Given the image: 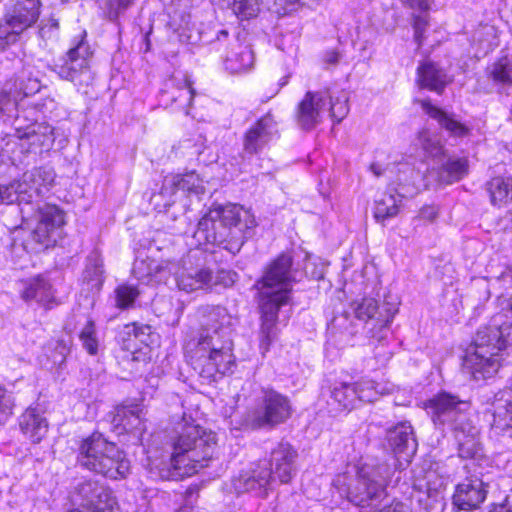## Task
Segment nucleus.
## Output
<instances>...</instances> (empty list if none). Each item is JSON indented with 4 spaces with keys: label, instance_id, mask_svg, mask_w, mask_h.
I'll return each mask as SVG.
<instances>
[{
    "label": "nucleus",
    "instance_id": "obj_1",
    "mask_svg": "<svg viewBox=\"0 0 512 512\" xmlns=\"http://www.w3.org/2000/svg\"><path fill=\"white\" fill-rule=\"evenodd\" d=\"M297 281L290 253H281L263 267L252 289L261 314L260 349L264 355L277 338L278 313L291 301L293 284Z\"/></svg>",
    "mask_w": 512,
    "mask_h": 512
},
{
    "label": "nucleus",
    "instance_id": "obj_2",
    "mask_svg": "<svg viewBox=\"0 0 512 512\" xmlns=\"http://www.w3.org/2000/svg\"><path fill=\"white\" fill-rule=\"evenodd\" d=\"M224 311L220 306L211 305L197 310L201 331L193 356L194 369L211 380H216L217 375L232 373L235 366L231 329L220 323Z\"/></svg>",
    "mask_w": 512,
    "mask_h": 512
},
{
    "label": "nucleus",
    "instance_id": "obj_3",
    "mask_svg": "<svg viewBox=\"0 0 512 512\" xmlns=\"http://www.w3.org/2000/svg\"><path fill=\"white\" fill-rule=\"evenodd\" d=\"M256 226L254 216L240 205L213 204L197 224L193 238L198 245H213L237 254Z\"/></svg>",
    "mask_w": 512,
    "mask_h": 512
},
{
    "label": "nucleus",
    "instance_id": "obj_4",
    "mask_svg": "<svg viewBox=\"0 0 512 512\" xmlns=\"http://www.w3.org/2000/svg\"><path fill=\"white\" fill-rule=\"evenodd\" d=\"M511 346L512 322L506 314L498 313L477 331L464 358V369L476 381L490 379L500 371L502 352Z\"/></svg>",
    "mask_w": 512,
    "mask_h": 512
},
{
    "label": "nucleus",
    "instance_id": "obj_5",
    "mask_svg": "<svg viewBox=\"0 0 512 512\" xmlns=\"http://www.w3.org/2000/svg\"><path fill=\"white\" fill-rule=\"evenodd\" d=\"M431 418L435 426L450 428L458 443V455L463 459H476L483 455L480 431L469 417L470 402L442 392L429 400Z\"/></svg>",
    "mask_w": 512,
    "mask_h": 512
},
{
    "label": "nucleus",
    "instance_id": "obj_6",
    "mask_svg": "<svg viewBox=\"0 0 512 512\" xmlns=\"http://www.w3.org/2000/svg\"><path fill=\"white\" fill-rule=\"evenodd\" d=\"M216 446L215 434L199 425L184 424L173 443L171 466L173 477L198 473L212 460Z\"/></svg>",
    "mask_w": 512,
    "mask_h": 512
},
{
    "label": "nucleus",
    "instance_id": "obj_7",
    "mask_svg": "<svg viewBox=\"0 0 512 512\" xmlns=\"http://www.w3.org/2000/svg\"><path fill=\"white\" fill-rule=\"evenodd\" d=\"M208 254L203 249L196 247L190 249L182 257L180 262L164 261L161 264L148 265L147 273H144V261L136 262L133 268L135 275L143 280L145 277H157V274L167 272L175 276L177 286L187 293L205 289L214 283L213 270L207 265Z\"/></svg>",
    "mask_w": 512,
    "mask_h": 512
},
{
    "label": "nucleus",
    "instance_id": "obj_8",
    "mask_svg": "<svg viewBox=\"0 0 512 512\" xmlns=\"http://www.w3.org/2000/svg\"><path fill=\"white\" fill-rule=\"evenodd\" d=\"M77 463L86 470L113 480L124 479L130 473V461L125 453L99 432L81 441Z\"/></svg>",
    "mask_w": 512,
    "mask_h": 512
},
{
    "label": "nucleus",
    "instance_id": "obj_9",
    "mask_svg": "<svg viewBox=\"0 0 512 512\" xmlns=\"http://www.w3.org/2000/svg\"><path fill=\"white\" fill-rule=\"evenodd\" d=\"M64 224V213L57 206L45 204L39 207V219L33 230L27 231L21 226L11 230V252L17 254L22 249L29 254H38L54 247L62 236Z\"/></svg>",
    "mask_w": 512,
    "mask_h": 512
},
{
    "label": "nucleus",
    "instance_id": "obj_10",
    "mask_svg": "<svg viewBox=\"0 0 512 512\" xmlns=\"http://www.w3.org/2000/svg\"><path fill=\"white\" fill-rule=\"evenodd\" d=\"M394 469L387 463L363 464L356 475L339 487V493L349 503L360 508L370 507L386 497L387 486Z\"/></svg>",
    "mask_w": 512,
    "mask_h": 512
},
{
    "label": "nucleus",
    "instance_id": "obj_11",
    "mask_svg": "<svg viewBox=\"0 0 512 512\" xmlns=\"http://www.w3.org/2000/svg\"><path fill=\"white\" fill-rule=\"evenodd\" d=\"M292 414L287 396L276 390L263 388L241 419L244 428L258 430L271 429L284 423Z\"/></svg>",
    "mask_w": 512,
    "mask_h": 512
},
{
    "label": "nucleus",
    "instance_id": "obj_12",
    "mask_svg": "<svg viewBox=\"0 0 512 512\" xmlns=\"http://www.w3.org/2000/svg\"><path fill=\"white\" fill-rule=\"evenodd\" d=\"M350 310L356 319L371 325L367 330L370 344L373 345L376 341L384 345L389 334V325L398 312L397 304L384 302L379 305L374 298L363 297L351 302Z\"/></svg>",
    "mask_w": 512,
    "mask_h": 512
},
{
    "label": "nucleus",
    "instance_id": "obj_13",
    "mask_svg": "<svg viewBox=\"0 0 512 512\" xmlns=\"http://www.w3.org/2000/svg\"><path fill=\"white\" fill-rule=\"evenodd\" d=\"M85 34L71 47L65 55L59 57L52 66L61 79L77 85H87L92 80L89 58L92 55L90 46L85 40Z\"/></svg>",
    "mask_w": 512,
    "mask_h": 512
},
{
    "label": "nucleus",
    "instance_id": "obj_14",
    "mask_svg": "<svg viewBox=\"0 0 512 512\" xmlns=\"http://www.w3.org/2000/svg\"><path fill=\"white\" fill-rule=\"evenodd\" d=\"M398 171L404 176L412 175L413 169L408 164H400ZM389 185V192L383 193L375 200L374 218L377 222L383 223L386 219L392 218L398 214L399 204L402 198L408 193L407 187L410 182L407 177L399 176L397 178V187Z\"/></svg>",
    "mask_w": 512,
    "mask_h": 512
},
{
    "label": "nucleus",
    "instance_id": "obj_15",
    "mask_svg": "<svg viewBox=\"0 0 512 512\" xmlns=\"http://www.w3.org/2000/svg\"><path fill=\"white\" fill-rule=\"evenodd\" d=\"M383 393V388L377 382L362 380L357 383L336 384L332 390V397L344 409H352L357 401L373 402Z\"/></svg>",
    "mask_w": 512,
    "mask_h": 512
},
{
    "label": "nucleus",
    "instance_id": "obj_16",
    "mask_svg": "<svg viewBox=\"0 0 512 512\" xmlns=\"http://www.w3.org/2000/svg\"><path fill=\"white\" fill-rule=\"evenodd\" d=\"M489 484L482 478L471 475L455 487L452 496L453 505L461 511H474L480 508L488 495Z\"/></svg>",
    "mask_w": 512,
    "mask_h": 512
},
{
    "label": "nucleus",
    "instance_id": "obj_17",
    "mask_svg": "<svg viewBox=\"0 0 512 512\" xmlns=\"http://www.w3.org/2000/svg\"><path fill=\"white\" fill-rule=\"evenodd\" d=\"M40 8V0H10L2 21L21 35L38 21Z\"/></svg>",
    "mask_w": 512,
    "mask_h": 512
},
{
    "label": "nucleus",
    "instance_id": "obj_18",
    "mask_svg": "<svg viewBox=\"0 0 512 512\" xmlns=\"http://www.w3.org/2000/svg\"><path fill=\"white\" fill-rule=\"evenodd\" d=\"M297 457L298 452L290 443L284 441L277 443L270 452L268 465L273 481L277 479L282 484L289 483L297 473Z\"/></svg>",
    "mask_w": 512,
    "mask_h": 512
},
{
    "label": "nucleus",
    "instance_id": "obj_19",
    "mask_svg": "<svg viewBox=\"0 0 512 512\" xmlns=\"http://www.w3.org/2000/svg\"><path fill=\"white\" fill-rule=\"evenodd\" d=\"M493 406L491 433L495 437L512 438V388H505L488 398Z\"/></svg>",
    "mask_w": 512,
    "mask_h": 512
},
{
    "label": "nucleus",
    "instance_id": "obj_20",
    "mask_svg": "<svg viewBox=\"0 0 512 512\" xmlns=\"http://www.w3.org/2000/svg\"><path fill=\"white\" fill-rule=\"evenodd\" d=\"M20 121H17L16 138L23 142L21 145L26 146L27 151L36 153L37 148H40V152L51 149L55 141L53 127L38 122L32 123L30 127H23Z\"/></svg>",
    "mask_w": 512,
    "mask_h": 512
},
{
    "label": "nucleus",
    "instance_id": "obj_21",
    "mask_svg": "<svg viewBox=\"0 0 512 512\" xmlns=\"http://www.w3.org/2000/svg\"><path fill=\"white\" fill-rule=\"evenodd\" d=\"M276 132V122L273 116L266 114L261 117L244 135V154L252 156L260 153Z\"/></svg>",
    "mask_w": 512,
    "mask_h": 512
},
{
    "label": "nucleus",
    "instance_id": "obj_22",
    "mask_svg": "<svg viewBox=\"0 0 512 512\" xmlns=\"http://www.w3.org/2000/svg\"><path fill=\"white\" fill-rule=\"evenodd\" d=\"M325 104V97L322 92H306L295 111V120L298 127L305 131L314 129L321 122V111Z\"/></svg>",
    "mask_w": 512,
    "mask_h": 512
},
{
    "label": "nucleus",
    "instance_id": "obj_23",
    "mask_svg": "<svg viewBox=\"0 0 512 512\" xmlns=\"http://www.w3.org/2000/svg\"><path fill=\"white\" fill-rule=\"evenodd\" d=\"M386 438L389 447L397 457L408 460L417 450L414 429L408 421H401L387 429Z\"/></svg>",
    "mask_w": 512,
    "mask_h": 512
},
{
    "label": "nucleus",
    "instance_id": "obj_24",
    "mask_svg": "<svg viewBox=\"0 0 512 512\" xmlns=\"http://www.w3.org/2000/svg\"><path fill=\"white\" fill-rule=\"evenodd\" d=\"M273 482L271 471L267 463H257L253 468L243 471L233 480V487L237 493H262Z\"/></svg>",
    "mask_w": 512,
    "mask_h": 512
},
{
    "label": "nucleus",
    "instance_id": "obj_25",
    "mask_svg": "<svg viewBox=\"0 0 512 512\" xmlns=\"http://www.w3.org/2000/svg\"><path fill=\"white\" fill-rule=\"evenodd\" d=\"M22 433L34 444H38L48 432V421L37 407H29L19 417Z\"/></svg>",
    "mask_w": 512,
    "mask_h": 512
},
{
    "label": "nucleus",
    "instance_id": "obj_26",
    "mask_svg": "<svg viewBox=\"0 0 512 512\" xmlns=\"http://www.w3.org/2000/svg\"><path fill=\"white\" fill-rule=\"evenodd\" d=\"M223 63L225 69L231 74L246 72L254 64V53L248 45L235 40L223 56Z\"/></svg>",
    "mask_w": 512,
    "mask_h": 512
},
{
    "label": "nucleus",
    "instance_id": "obj_27",
    "mask_svg": "<svg viewBox=\"0 0 512 512\" xmlns=\"http://www.w3.org/2000/svg\"><path fill=\"white\" fill-rule=\"evenodd\" d=\"M39 89L40 83L37 79H30L29 85L26 87H23L22 83H20L19 88L16 83L7 82L0 89V115L12 112L13 109L17 108L19 100L34 94Z\"/></svg>",
    "mask_w": 512,
    "mask_h": 512
},
{
    "label": "nucleus",
    "instance_id": "obj_28",
    "mask_svg": "<svg viewBox=\"0 0 512 512\" xmlns=\"http://www.w3.org/2000/svg\"><path fill=\"white\" fill-rule=\"evenodd\" d=\"M449 82L447 73L431 61L423 62L417 68V83L421 88L441 94Z\"/></svg>",
    "mask_w": 512,
    "mask_h": 512
},
{
    "label": "nucleus",
    "instance_id": "obj_29",
    "mask_svg": "<svg viewBox=\"0 0 512 512\" xmlns=\"http://www.w3.org/2000/svg\"><path fill=\"white\" fill-rule=\"evenodd\" d=\"M423 110L431 118L437 120L439 125L447 130L451 136L465 137L470 134V128L454 119L451 114L431 104L429 100H420Z\"/></svg>",
    "mask_w": 512,
    "mask_h": 512
},
{
    "label": "nucleus",
    "instance_id": "obj_30",
    "mask_svg": "<svg viewBox=\"0 0 512 512\" xmlns=\"http://www.w3.org/2000/svg\"><path fill=\"white\" fill-rule=\"evenodd\" d=\"M141 414L142 409L139 405L119 406L115 409L112 423L116 428L121 427L128 433L142 432L144 425Z\"/></svg>",
    "mask_w": 512,
    "mask_h": 512
},
{
    "label": "nucleus",
    "instance_id": "obj_31",
    "mask_svg": "<svg viewBox=\"0 0 512 512\" xmlns=\"http://www.w3.org/2000/svg\"><path fill=\"white\" fill-rule=\"evenodd\" d=\"M438 179L441 183L451 184L459 181L468 173L466 158H450L446 154L438 161Z\"/></svg>",
    "mask_w": 512,
    "mask_h": 512
},
{
    "label": "nucleus",
    "instance_id": "obj_32",
    "mask_svg": "<svg viewBox=\"0 0 512 512\" xmlns=\"http://www.w3.org/2000/svg\"><path fill=\"white\" fill-rule=\"evenodd\" d=\"M486 190L493 206H502L512 201V176H497L486 183Z\"/></svg>",
    "mask_w": 512,
    "mask_h": 512
},
{
    "label": "nucleus",
    "instance_id": "obj_33",
    "mask_svg": "<svg viewBox=\"0 0 512 512\" xmlns=\"http://www.w3.org/2000/svg\"><path fill=\"white\" fill-rule=\"evenodd\" d=\"M25 301L35 300L39 303L50 302L53 298L52 285L42 276L30 279L21 293Z\"/></svg>",
    "mask_w": 512,
    "mask_h": 512
},
{
    "label": "nucleus",
    "instance_id": "obj_34",
    "mask_svg": "<svg viewBox=\"0 0 512 512\" xmlns=\"http://www.w3.org/2000/svg\"><path fill=\"white\" fill-rule=\"evenodd\" d=\"M54 179L55 172L50 167H35L24 173V181L29 184V189H32L36 196L43 193V188L48 190Z\"/></svg>",
    "mask_w": 512,
    "mask_h": 512
},
{
    "label": "nucleus",
    "instance_id": "obj_35",
    "mask_svg": "<svg viewBox=\"0 0 512 512\" xmlns=\"http://www.w3.org/2000/svg\"><path fill=\"white\" fill-rule=\"evenodd\" d=\"M83 279L92 289L100 290L104 282V265L101 254L93 250L87 257Z\"/></svg>",
    "mask_w": 512,
    "mask_h": 512
},
{
    "label": "nucleus",
    "instance_id": "obj_36",
    "mask_svg": "<svg viewBox=\"0 0 512 512\" xmlns=\"http://www.w3.org/2000/svg\"><path fill=\"white\" fill-rule=\"evenodd\" d=\"M167 184L170 185L172 192L181 190L188 194L200 195L204 193V186L202 185V180L199 175L194 171L187 172L185 174H178L173 176L171 181H165L163 185V190H167Z\"/></svg>",
    "mask_w": 512,
    "mask_h": 512
},
{
    "label": "nucleus",
    "instance_id": "obj_37",
    "mask_svg": "<svg viewBox=\"0 0 512 512\" xmlns=\"http://www.w3.org/2000/svg\"><path fill=\"white\" fill-rule=\"evenodd\" d=\"M418 142L427 156L438 161L446 154L444 146L441 143L440 137L428 130H423L418 135Z\"/></svg>",
    "mask_w": 512,
    "mask_h": 512
},
{
    "label": "nucleus",
    "instance_id": "obj_38",
    "mask_svg": "<svg viewBox=\"0 0 512 512\" xmlns=\"http://www.w3.org/2000/svg\"><path fill=\"white\" fill-rule=\"evenodd\" d=\"M115 306L121 310L132 308L140 295L137 287L128 284L119 285L115 291Z\"/></svg>",
    "mask_w": 512,
    "mask_h": 512
},
{
    "label": "nucleus",
    "instance_id": "obj_39",
    "mask_svg": "<svg viewBox=\"0 0 512 512\" xmlns=\"http://www.w3.org/2000/svg\"><path fill=\"white\" fill-rule=\"evenodd\" d=\"M330 115L340 123L349 112L348 94L345 91H339L336 95L330 94Z\"/></svg>",
    "mask_w": 512,
    "mask_h": 512
},
{
    "label": "nucleus",
    "instance_id": "obj_40",
    "mask_svg": "<svg viewBox=\"0 0 512 512\" xmlns=\"http://www.w3.org/2000/svg\"><path fill=\"white\" fill-rule=\"evenodd\" d=\"M52 345L53 351L49 357L56 367L62 368L67 356L70 354L72 338L70 336L59 338Z\"/></svg>",
    "mask_w": 512,
    "mask_h": 512
},
{
    "label": "nucleus",
    "instance_id": "obj_41",
    "mask_svg": "<svg viewBox=\"0 0 512 512\" xmlns=\"http://www.w3.org/2000/svg\"><path fill=\"white\" fill-rule=\"evenodd\" d=\"M15 397L12 391L0 385V426L5 425L14 413Z\"/></svg>",
    "mask_w": 512,
    "mask_h": 512
},
{
    "label": "nucleus",
    "instance_id": "obj_42",
    "mask_svg": "<svg viewBox=\"0 0 512 512\" xmlns=\"http://www.w3.org/2000/svg\"><path fill=\"white\" fill-rule=\"evenodd\" d=\"M134 3L135 0H105L104 13L109 21L117 22Z\"/></svg>",
    "mask_w": 512,
    "mask_h": 512
},
{
    "label": "nucleus",
    "instance_id": "obj_43",
    "mask_svg": "<svg viewBox=\"0 0 512 512\" xmlns=\"http://www.w3.org/2000/svg\"><path fill=\"white\" fill-rule=\"evenodd\" d=\"M79 337L87 352L95 355L98 351V340L96 337V327L92 320L87 321Z\"/></svg>",
    "mask_w": 512,
    "mask_h": 512
},
{
    "label": "nucleus",
    "instance_id": "obj_44",
    "mask_svg": "<svg viewBox=\"0 0 512 512\" xmlns=\"http://www.w3.org/2000/svg\"><path fill=\"white\" fill-rule=\"evenodd\" d=\"M233 11L244 19L257 16L260 11V0H233Z\"/></svg>",
    "mask_w": 512,
    "mask_h": 512
},
{
    "label": "nucleus",
    "instance_id": "obj_45",
    "mask_svg": "<svg viewBox=\"0 0 512 512\" xmlns=\"http://www.w3.org/2000/svg\"><path fill=\"white\" fill-rule=\"evenodd\" d=\"M195 91L188 82V79L184 78L178 82V87L175 92L170 93L172 103L185 102L186 106H191Z\"/></svg>",
    "mask_w": 512,
    "mask_h": 512
},
{
    "label": "nucleus",
    "instance_id": "obj_46",
    "mask_svg": "<svg viewBox=\"0 0 512 512\" xmlns=\"http://www.w3.org/2000/svg\"><path fill=\"white\" fill-rule=\"evenodd\" d=\"M7 186H13V190L15 191V201L21 203H31L34 192L32 189H29V184L24 181V174L22 175L21 180H14L7 184Z\"/></svg>",
    "mask_w": 512,
    "mask_h": 512
},
{
    "label": "nucleus",
    "instance_id": "obj_47",
    "mask_svg": "<svg viewBox=\"0 0 512 512\" xmlns=\"http://www.w3.org/2000/svg\"><path fill=\"white\" fill-rule=\"evenodd\" d=\"M20 35L10 28L5 22H0V52L5 51L9 46L19 40Z\"/></svg>",
    "mask_w": 512,
    "mask_h": 512
},
{
    "label": "nucleus",
    "instance_id": "obj_48",
    "mask_svg": "<svg viewBox=\"0 0 512 512\" xmlns=\"http://www.w3.org/2000/svg\"><path fill=\"white\" fill-rule=\"evenodd\" d=\"M427 26H428L427 14L414 15V17H413L414 38L419 46L422 44V41L424 38V33L426 31Z\"/></svg>",
    "mask_w": 512,
    "mask_h": 512
},
{
    "label": "nucleus",
    "instance_id": "obj_49",
    "mask_svg": "<svg viewBox=\"0 0 512 512\" xmlns=\"http://www.w3.org/2000/svg\"><path fill=\"white\" fill-rule=\"evenodd\" d=\"M300 4L301 0H273L272 9L279 16H284L295 11Z\"/></svg>",
    "mask_w": 512,
    "mask_h": 512
},
{
    "label": "nucleus",
    "instance_id": "obj_50",
    "mask_svg": "<svg viewBox=\"0 0 512 512\" xmlns=\"http://www.w3.org/2000/svg\"><path fill=\"white\" fill-rule=\"evenodd\" d=\"M373 512H410V508L402 501L394 499L390 504L384 505Z\"/></svg>",
    "mask_w": 512,
    "mask_h": 512
},
{
    "label": "nucleus",
    "instance_id": "obj_51",
    "mask_svg": "<svg viewBox=\"0 0 512 512\" xmlns=\"http://www.w3.org/2000/svg\"><path fill=\"white\" fill-rule=\"evenodd\" d=\"M15 197L13 186H7V184L0 183V203L12 204L15 202Z\"/></svg>",
    "mask_w": 512,
    "mask_h": 512
},
{
    "label": "nucleus",
    "instance_id": "obj_52",
    "mask_svg": "<svg viewBox=\"0 0 512 512\" xmlns=\"http://www.w3.org/2000/svg\"><path fill=\"white\" fill-rule=\"evenodd\" d=\"M511 494L506 496L502 503H494L490 506L488 512H512V487Z\"/></svg>",
    "mask_w": 512,
    "mask_h": 512
},
{
    "label": "nucleus",
    "instance_id": "obj_53",
    "mask_svg": "<svg viewBox=\"0 0 512 512\" xmlns=\"http://www.w3.org/2000/svg\"><path fill=\"white\" fill-rule=\"evenodd\" d=\"M137 334H135V339L140 343L148 344L150 335L152 333V327L147 324L138 323Z\"/></svg>",
    "mask_w": 512,
    "mask_h": 512
},
{
    "label": "nucleus",
    "instance_id": "obj_54",
    "mask_svg": "<svg viewBox=\"0 0 512 512\" xmlns=\"http://www.w3.org/2000/svg\"><path fill=\"white\" fill-rule=\"evenodd\" d=\"M401 2L410 8H417L422 12L429 10L431 0H401Z\"/></svg>",
    "mask_w": 512,
    "mask_h": 512
},
{
    "label": "nucleus",
    "instance_id": "obj_55",
    "mask_svg": "<svg viewBox=\"0 0 512 512\" xmlns=\"http://www.w3.org/2000/svg\"><path fill=\"white\" fill-rule=\"evenodd\" d=\"M340 54L336 50L326 51L323 60L328 65H336L339 62Z\"/></svg>",
    "mask_w": 512,
    "mask_h": 512
},
{
    "label": "nucleus",
    "instance_id": "obj_56",
    "mask_svg": "<svg viewBox=\"0 0 512 512\" xmlns=\"http://www.w3.org/2000/svg\"><path fill=\"white\" fill-rule=\"evenodd\" d=\"M437 212L434 207L425 206L420 210L419 216L422 219L432 221L435 219Z\"/></svg>",
    "mask_w": 512,
    "mask_h": 512
},
{
    "label": "nucleus",
    "instance_id": "obj_57",
    "mask_svg": "<svg viewBox=\"0 0 512 512\" xmlns=\"http://www.w3.org/2000/svg\"><path fill=\"white\" fill-rule=\"evenodd\" d=\"M137 328H138V323L133 322V323L125 325L122 333H123V335L127 336V338L129 340L132 337L135 339V334H137V331H138Z\"/></svg>",
    "mask_w": 512,
    "mask_h": 512
},
{
    "label": "nucleus",
    "instance_id": "obj_58",
    "mask_svg": "<svg viewBox=\"0 0 512 512\" xmlns=\"http://www.w3.org/2000/svg\"><path fill=\"white\" fill-rule=\"evenodd\" d=\"M18 120H21L20 123H21V126L23 127H30L32 125V123H34L35 121H32V120H29L26 116L24 115H20V114H17L15 119H14V122H13V126H14V130L16 131V126H17V121ZM14 136L16 137V132L14 133Z\"/></svg>",
    "mask_w": 512,
    "mask_h": 512
},
{
    "label": "nucleus",
    "instance_id": "obj_59",
    "mask_svg": "<svg viewBox=\"0 0 512 512\" xmlns=\"http://www.w3.org/2000/svg\"><path fill=\"white\" fill-rule=\"evenodd\" d=\"M387 169H384L382 168V166L378 163H372L370 165V171L376 176V177H380L382 175H384L385 171Z\"/></svg>",
    "mask_w": 512,
    "mask_h": 512
},
{
    "label": "nucleus",
    "instance_id": "obj_60",
    "mask_svg": "<svg viewBox=\"0 0 512 512\" xmlns=\"http://www.w3.org/2000/svg\"><path fill=\"white\" fill-rule=\"evenodd\" d=\"M229 36V33L227 30L225 29H221L219 30L217 33H216V43H222V42H226L227 41V38Z\"/></svg>",
    "mask_w": 512,
    "mask_h": 512
},
{
    "label": "nucleus",
    "instance_id": "obj_61",
    "mask_svg": "<svg viewBox=\"0 0 512 512\" xmlns=\"http://www.w3.org/2000/svg\"><path fill=\"white\" fill-rule=\"evenodd\" d=\"M426 492H427V497L430 499L436 497L438 494L436 490L431 489L430 487L426 488Z\"/></svg>",
    "mask_w": 512,
    "mask_h": 512
},
{
    "label": "nucleus",
    "instance_id": "obj_62",
    "mask_svg": "<svg viewBox=\"0 0 512 512\" xmlns=\"http://www.w3.org/2000/svg\"><path fill=\"white\" fill-rule=\"evenodd\" d=\"M176 79L175 78H171L167 83H166V87H169L170 85H174Z\"/></svg>",
    "mask_w": 512,
    "mask_h": 512
},
{
    "label": "nucleus",
    "instance_id": "obj_63",
    "mask_svg": "<svg viewBox=\"0 0 512 512\" xmlns=\"http://www.w3.org/2000/svg\"><path fill=\"white\" fill-rule=\"evenodd\" d=\"M413 487H414V489H418L419 491H423L422 484L414 483Z\"/></svg>",
    "mask_w": 512,
    "mask_h": 512
},
{
    "label": "nucleus",
    "instance_id": "obj_64",
    "mask_svg": "<svg viewBox=\"0 0 512 512\" xmlns=\"http://www.w3.org/2000/svg\"><path fill=\"white\" fill-rule=\"evenodd\" d=\"M52 27L58 28V22L56 20H52Z\"/></svg>",
    "mask_w": 512,
    "mask_h": 512
}]
</instances>
